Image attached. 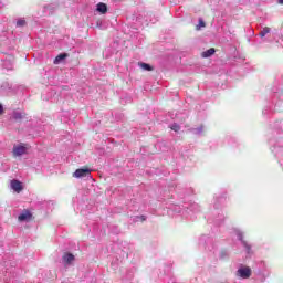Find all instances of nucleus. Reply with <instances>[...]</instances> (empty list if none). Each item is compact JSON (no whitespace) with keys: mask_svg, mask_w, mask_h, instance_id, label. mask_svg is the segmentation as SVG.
Returning a JSON list of instances; mask_svg holds the SVG:
<instances>
[{"mask_svg":"<svg viewBox=\"0 0 283 283\" xmlns=\"http://www.w3.org/2000/svg\"><path fill=\"white\" fill-rule=\"evenodd\" d=\"M28 145L25 144H19L13 146V156L19 157L28 154Z\"/></svg>","mask_w":283,"mask_h":283,"instance_id":"obj_1","label":"nucleus"},{"mask_svg":"<svg viewBox=\"0 0 283 283\" xmlns=\"http://www.w3.org/2000/svg\"><path fill=\"white\" fill-rule=\"evenodd\" d=\"M90 174H92V170H90V168H80L77 170H75V172L73 174L74 178H85V176H90Z\"/></svg>","mask_w":283,"mask_h":283,"instance_id":"obj_2","label":"nucleus"},{"mask_svg":"<svg viewBox=\"0 0 283 283\" xmlns=\"http://www.w3.org/2000/svg\"><path fill=\"white\" fill-rule=\"evenodd\" d=\"M19 222H30L32 220V212L30 210H23L18 217Z\"/></svg>","mask_w":283,"mask_h":283,"instance_id":"obj_3","label":"nucleus"},{"mask_svg":"<svg viewBox=\"0 0 283 283\" xmlns=\"http://www.w3.org/2000/svg\"><path fill=\"white\" fill-rule=\"evenodd\" d=\"M11 189H13V191H15L17 193H21V191H23V185L21 184V181L13 179L11 180Z\"/></svg>","mask_w":283,"mask_h":283,"instance_id":"obj_4","label":"nucleus"},{"mask_svg":"<svg viewBox=\"0 0 283 283\" xmlns=\"http://www.w3.org/2000/svg\"><path fill=\"white\" fill-rule=\"evenodd\" d=\"M237 275L239 277H242L243 280H247L249 277V268H241L237 271Z\"/></svg>","mask_w":283,"mask_h":283,"instance_id":"obj_5","label":"nucleus"},{"mask_svg":"<svg viewBox=\"0 0 283 283\" xmlns=\"http://www.w3.org/2000/svg\"><path fill=\"white\" fill-rule=\"evenodd\" d=\"M213 54H216V49L214 48H210L207 51H203L201 53L202 59H209V56H213Z\"/></svg>","mask_w":283,"mask_h":283,"instance_id":"obj_6","label":"nucleus"},{"mask_svg":"<svg viewBox=\"0 0 283 283\" xmlns=\"http://www.w3.org/2000/svg\"><path fill=\"white\" fill-rule=\"evenodd\" d=\"M63 262H65V264H72V262H74V254L72 253L64 254Z\"/></svg>","mask_w":283,"mask_h":283,"instance_id":"obj_7","label":"nucleus"},{"mask_svg":"<svg viewBox=\"0 0 283 283\" xmlns=\"http://www.w3.org/2000/svg\"><path fill=\"white\" fill-rule=\"evenodd\" d=\"M97 12H101V14H106L107 13V4L99 2L97 4Z\"/></svg>","mask_w":283,"mask_h":283,"instance_id":"obj_8","label":"nucleus"},{"mask_svg":"<svg viewBox=\"0 0 283 283\" xmlns=\"http://www.w3.org/2000/svg\"><path fill=\"white\" fill-rule=\"evenodd\" d=\"M139 67H142V70H145L146 72H154V66L145 63V62H140Z\"/></svg>","mask_w":283,"mask_h":283,"instance_id":"obj_9","label":"nucleus"},{"mask_svg":"<svg viewBox=\"0 0 283 283\" xmlns=\"http://www.w3.org/2000/svg\"><path fill=\"white\" fill-rule=\"evenodd\" d=\"M65 59H67L66 53H62V54L57 55L54 60V65H59V63H61V61H65Z\"/></svg>","mask_w":283,"mask_h":283,"instance_id":"obj_10","label":"nucleus"},{"mask_svg":"<svg viewBox=\"0 0 283 283\" xmlns=\"http://www.w3.org/2000/svg\"><path fill=\"white\" fill-rule=\"evenodd\" d=\"M269 32H271V28L265 27V28H263V30L260 32V36H266V34H269Z\"/></svg>","mask_w":283,"mask_h":283,"instance_id":"obj_11","label":"nucleus"},{"mask_svg":"<svg viewBox=\"0 0 283 283\" xmlns=\"http://www.w3.org/2000/svg\"><path fill=\"white\" fill-rule=\"evenodd\" d=\"M170 129H171L172 132H180V125H178V124H172V125L170 126Z\"/></svg>","mask_w":283,"mask_h":283,"instance_id":"obj_12","label":"nucleus"},{"mask_svg":"<svg viewBox=\"0 0 283 283\" xmlns=\"http://www.w3.org/2000/svg\"><path fill=\"white\" fill-rule=\"evenodd\" d=\"M13 118H14L15 120H21V118H23V115H22L21 113H14V114H13Z\"/></svg>","mask_w":283,"mask_h":283,"instance_id":"obj_13","label":"nucleus"},{"mask_svg":"<svg viewBox=\"0 0 283 283\" xmlns=\"http://www.w3.org/2000/svg\"><path fill=\"white\" fill-rule=\"evenodd\" d=\"M17 25H18L19 28H23V25H25V20H23V19L18 20Z\"/></svg>","mask_w":283,"mask_h":283,"instance_id":"obj_14","label":"nucleus"},{"mask_svg":"<svg viewBox=\"0 0 283 283\" xmlns=\"http://www.w3.org/2000/svg\"><path fill=\"white\" fill-rule=\"evenodd\" d=\"M205 21L202 19L199 20V25H197V30H200V28H205Z\"/></svg>","mask_w":283,"mask_h":283,"instance_id":"obj_15","label":"nucleus"},{"mask_svg":"<svg viewBox=\"0 0 283 283\" xmlns=\"http://www.w3.org/2000/svg\"><path fill=\"white\" fill-rule=\"evenodd\" d=\"M0 114H3V105L0 104Z\"/></svg>","mask_w":283,"mask_h":283,"instance_id":"obj_16","label":"nucleus"},{"mask_svg":"<svg viewBox=\"0 0 283 283\" xmlns=\"http://www.w3.org/2000/svg\"><path fill=\"white\" fill-rule=\"evenodd\" d=\"M280 1V3H283V0H279Z\"/></svg>","mask_w":283,"mask_h":283,"instance_id":"obj_17","label":"nucleus"}]
</instances>
